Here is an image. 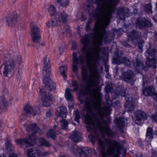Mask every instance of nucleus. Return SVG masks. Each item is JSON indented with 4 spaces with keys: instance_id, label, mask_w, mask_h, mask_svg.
<instances>
[{
    "instance_id": "nucleus-32",
    "label": "nucleus",
    "mask_w": 157,
    "mask_h": 157,
    "mask_svg": "<svg viewBox=\"0 0 157 157\" xmlns=\"http://www.w3.org/2000/svg\"><path fill=\"white\" fill-rule=\"evenodd\" d=\"M56 2L59 5L65 7L68 6L70 3L69 0H56Z\"/></svg>"
},
{
    "instance_id": "nucleus-28",
    "label": "nucleus",
    "mask_w": 157,
    "mask_h": 157,
    "mask_svg": "<svg viewBox=\"0 0 157 157\" xmlns=\"http://www.w3.org/2000/svg\"><path fill=\"white\" fill-rule=\"evenodd\" d=\"M71 90L68 88L65 90V97L66 100L68 102H71L73 100V97L71 93Z\"/></svg>"
},
{
    "instance_id": "nucleus-44",
    "label": "nucleus",
    "mask_w": 157,
    "mask_h": 157,
    "mask_svg": "<svg viewBox=\"0 0 157 157\" xmlns=\"http://www.w3.org/2000/svg\"><path fill=\"white\" fill-rule=\"evenodd\" d=\"M126 109H127V110L128 111H132L134 110V105L132 103L128 104L126 106Z\"/></svg>"
},
{
    "instance_id": "nucleus-23",
    "label": "nucleus",
    "mask_w": 157,
    "mask_h": 157,
    "mask_svg": "<svg viewBox=\"0 0 157 157\" xmlns=\"http://www.w3.org/2000/svg\"><path fill=\"white\" fill-rule=\"evenodd\" d=\"M17 15L16 14H13L7 18L6 21L9 26H12L18 22Z\"/></svg>"
},
{
    "instance_id": "nucleus-39",
    "label": "nucleus",
    "mask_w": 157,
    "mask_h": 157,
    "mask_svg": "<svg viewBox=\"0 0 157 157\" xmlns=\"http://www.w3.org/2000/svg\"><path fill=\"white\" fill-rule=\"evenodd\" d=\"M48 12L50 15L53 16L56 13V8L54 5H51L48 9Z\"/></svg>"
},
{
    "instance_id": "nucleus-40",
    "label": "nucleus",
    "mask_w": 157,
    "mask_h": 157,
    "mask_svg": "<svg viewBox=\"0 0 157 157\" xmlns=\"http://www.w3.org/2000/svg\"><path fill=\"white\" fill-rule=\"evenodd\" d=\"M61 126L63 129L66 130L68 125V122L64 119H62L60 121Z\"/></svg>"
},
{
    "instance_id": "nucleus-8",
    "label": "nucleus",
    "mask_w": 157,
    "mask_h": 157,
    "mask_svg": "<svg viewBox=\"0 0 157 157\" xmlns=\"http://www.w3.org/2000/svg\"><path fill=\"white\" fill-rule=\"evenodd\" d=\"M69 150L76 157H90L93 154L96 155L94 150L89 149L84 151L75 145H72Z\"/></svg>"
},
{
    "instance_id": "nucleus-22",
    "label": "nucleus",
    "mask_w": 157,
    "mask_h": 157,
    "mask_svg": "<svg viewBox=\"0 0 157 157\" xmlns=\"http://www.w3.org/2000/svg\"><path fill=\"white\" fill-rule=\"evenodd\" d=\"M66 108L65 106H61L58 107L56 109V113L57 117H59L62 118L66 117Z\"/></svg>"
},
{
    "instance_id": "nucleus-54",
    "label": "nucleus",
    "mask_w": 157,
    "mask_h": 157,
    "mask_svg": "<svg viewBox=\"0 0 157 157\" xmlns=\"http://www.w3.org/2000/svg\"><path fill=\"white\" fill-rule=\"evenodd\" d=\"M59 68V69H67L68 67L65 64H63L61 66H60Z\"/></svg>"
},
{
    "instance_id": "nucleus-53",
    "label": "nucleus",
    "mask_w": 157,
    "mask_h": 157,
    "mask_svg": "<svg viewBox=\"0 0 157 157\" xmlns=\"http://www.w3.org/2000/svg\"><path fill=\"white\" fill-rule=\"evenodd\" d=\"M86 30L87 31H89L91 30V28L90 26V25L86 24L85 27Z\"/></svg>"
},
{
    "instance_id": "nucleus-3",
    "label": "nucleus",
    "mask_w": 157,
    "mask_h": 157,
    "mask_svg": "<svg viewBox=\"0 0 157 157\" xmlns=\"http://www.w3.org/2000/svg\"><path fill=\"white\" fill-rule=\"evenodd\" d=\"M90 3L97 6L96 9L92 5L87 6L89 15L94 16L97 20L94 29L106 32L105 29L110 22L113 12L114 11L116 2L118 0H88Z\"/></svg>"
},
{
    "instance_id": "nucleus-30",
    "label": "nucleus",
    "mask_w": 157,
    "mask_h": 157,
    "mask_svg": "<svg viewBox=\"0 0 157 157\" xmlns=\"http://www.w3.org/2000/svg\"><path fill=\"white\" fill-rule=\"evenodd\" d=\"M114 121L116 124L119 128L121 129L124 127L125 123L124 120V118L120 117L118 119H116Z\"/></svg>"
},
{
    "instance_id": "nucleus-16",
    "label": "nucleus",
    "mask_w": 157,
    "mask_h": 157,
    "mask_svg": "<svg viewBox=\"0 0 157 157\" xmlns=\"http://www.w3.org/2000/svg\"><path fill=\"white\" fill-rule=\"evenodd\" d=\"M121 70V71L122 73L124 80L126 82H132L134 76L133 72L129 69H128L127 71L125 72L123 71V69Z\"/></svg>"
},
{
    "instance_id": "nucleus-19",
    "label": "nucleus",
    "mask_w": 157,
    "mask_h": 157,
    "mask_svg": "<svg viewBox=\"0 0 157 157\" xmlns=\"http://www.w3.org/2000/svg\"><path fill=\"white\" fill-rule=\"evenodd\" d=\"M53 96L51 94H44L42 95L43 105L45 106H49L52 103Z\"/></svg>"
},
{
    "instance_id": "nucleus-31",
    "label": "nucleus",
    "mask_w": 157,
    "mask_h": 157,
    "mask_svg": "<svg viewBox=\"0 0 157 157\" xmlns=\"http://www.w3.org/2000/svg\"><path fill=\"white\" fill-rule=\"evenodd\" d=\"M7 103L4 96L0 97V109H3L7 106Z\"/></svg>"
},
{
    "instance_id": "nucleus-5",
    "label": "nucleus",
    "mask_w": 157,
    "mask_h": 157,
    "mask_svg": "<svg viewBox=\"0 0 157 157\" xmlns=\"http://www.w3.org/2000/svg\"><path fill=\"white\" fill-rule=\"evenodd\" d=\"M88 116L89 117L91 120L94 124H96V123L95 121L96 118H95V120L94 121L92 119L90 116L88 114L86 115L84 117V119L86 123L88 124L86 127L87 130L90 133L94 132L95 133V135L94 136L91 134L88 135V138L90 140H91L93 143H94L96 140H98V145L100 147V151L102 157H106V150L105 149V146H104L103 144V141H102L103 140H104V139L103 138V136L102 133H100V131L99 133H97L96 129L97 128H99V127H97L96 129L94 130V128H92V127L90 126L91 124L88 122L86 120V118Z\"/></svg>"
},
{
    "instance_id": "nucleus-63",
    "label": "nucleus",
    "mask_w": 157,
    "mask_h": 157,
    "mask_svg": "<svg viewBox=\"0 0 157 157\" xmlns=\"http://www.w3.org/2000/svg\"><path fill=\"white\" fill-rule=\"evenodd\" d=\"M136 157H143L142 154L141 153H137L136 155Z\"/></svg>"
},
{
    "instance_id": "nucleus-42",
    "label": "nucleus",
    "mask_w": 157,
    "mask_h": 157,
    "mask_svg": "<svg viewBox=\"0 0 157 157\" xmlns=\"http://www.w3.org/2000/svg\"><path fill=\"white\" fill-rule=\"evenodd\" d=\"M74 114H75V120L78 123H79V120L80 118V116L79 114V113L77 110V111L75 110L74 112Z\"/></svg>"
},
{
    "instance_id": "nucleus-33",
    "label": "nucleus",
    "mask_w": 157,
    "mask_h": 157,
    "mask_svg": "<svg viewBox=\"0 0 157 157\" xmlns=\"http://www.w3.org/2000/svg\"><path fill=\"white\" fill-rule=\"evenodd\" d=\"M39 141L40 145L41 146L49 147L51 146L49 142L43 138H40Z\"/></svg>"
},
{
    "instance_id": "nucleus-2",
    "label": "nucleus",
    "mask_w": 157,
    "mask_h": 157,
    "mask_svg": "<svg viewBox=\"0 0 157 157\" xmlns=\"http://www.w3.org/2000/svg\"><path fill=\"white\" fill-rule=\"evenodd\" d=\"M93 30V42H90L89 36L86 35L81 40L83 44L81 49L82 54L78 58L77 53H73L72 69H77L78 63L81 65L82 69H86V67L89 69H97L98 66L99 62L102 58L100 55L101 48L99 46L101 45L103 41L107 43L111 39L106 32L94 29Z\"/></svg>"
},
{
    "instance_id": "nucleus-12",
    "label": "nucleus",
    "mask_w": 157,
    "mask_h": 157,
    "mask_svg": "<svg viewBox=\"0 0 157 157\" xmlns=\"http://www.w3.org/2000/svg\"><path fill=\"white\" fill-rule=\"evenodd\" d=\"M113 63L117 64L122 63L128 67H131V64L130 60L125 57H121L120 56L119 54L113 58Z\"/></svg>"
},
{
    "instance_id": "nucleus-49",
    "label": "nucleus",
    "mask_w": 157,
    "mask_h": 157,
    "mask_svg": "<svg viewBox=\"0 0 157 157\" xmlns=\"http://www.w3.org/2000/svg\"><path fill=\"white\" fill-rule=\"evenodd\" d=\"M152 98L154 100L157 101V92L154 91L152 95Z\"/></svg>"
},
{
    "instance_id": "nucleus-43",
    "label": "nucleus",
    "mask_w": 157,
    "mask_h": 157,
    "mask_svg": "<svg viewBox=\"0 0 157 157\" xmlns=\"http://www.w3.org/2000/svg\"><path fill=\"white\" fill-rule=\"evenodd\" d=\"M63 30L64 31L63 32L62 34L63 35L65 33V32L67 34H69L71 32L70 30L69 29V26L67 25H64Z\"/></svg>"
},
{
    "instance_id": "nucleus-34",
    "label": "nucleus",
    "mask_w": 157,
    "mask_h": 157,
    "mask_svg": "<svg viewBox=\"0 0 157 157\" xmlns=\"http://www.w3.org/2000/svg\"><path fill=\"white\" fill-rule=\"evenodd\" d=\"M56 132L52 129H50L47 132V136L48 138H51L53 139H55L57 135Z\"/></svg>"
},
{
    "instance_id": "nucleus-57",
    "label": "nucleus",
    "mask_w": 157,
    "mask_h": 157,
    "mask_svg": "<svg viewBox=\"0 0 157 157\" xmlns=\"http://www.w3.org/2000/svg\"><path fill=\"white\" fill-rule=\"evenodd\" d=\"M52 114L51 112L50 111H48L46 112V115L47 117H50Z\"/></svg>"
},
{
    "instance_id": "nucleus-25",
    "label": "nucleus",
    "mask_w": 157,
    "mask_h": 157,
    "mask_svg": "<svg viewBox=\"0 0 157 157\" xmlns=\"http://www.w3.org/2000/svg\"><path fill=\"white\" fill-rule=\"evenodd\" d=\"M132 62L134 67L136 69H146V67L144 66L143 62L139 61L137 58L135 60H133Z\"/></svg>"
},
{
    "instance_id": "nucleus-26",
    "label": "nucleus",
    "mask_w": 157,
    "mask_h": 157,
    "mask_svg": "<svg viewBox=\"0 0 157 157\" xmlns=\"http://www.w3.org/2000/svg\"><path fill=\"white\" fill-rule=\"evenodd\" d=\"M155 89L152 86H150L148 87L144 88L143 90V94L145 96H151L154 92Z\"/></svg>"
},
{
    "instance_id": "nucleus-62",
    "label": "nucleus",
    "mask_w": 157,
    "mask_h": 157,
    "mask_svg": "<svg viewBox=\"0 0 157 157\" xmlns=\"http://www.w3.org/2000/svg\"><path fill=\"white\" fill-rule=\"evenodd\" d=\"M138 47L140 50H142V49L143 46L142 44L140 43H139L138 44Z\"/></svg>"
},
{
    "instance_id": "nucleus-59",
    "label": "nucleus",
    "mask_w": 157,
    "mask_h": 157,
    "mask_svg": "<svg viewBox=\"0 0 157 157\" xmlns=\"http://www.w3.org/2000/svg\"><path fill=\"white\" fill-rule=\"evenodd\" d=\"M59 50L60 52V53L61 54L63 52V49L62 47H59Z\"/></svg>"
},
{
    "instance_id": "nucleus-45",
    "label": "nucleus",
    "mask_w": 157,
    "mask_h": 157,
    "mask_svg": "<svg viewBox=\"0 0 157 157\" xmlns=\"http://www.w3.org/2000/svg\"><path fill=\"white\" fill-rule=\"evenodd\" d=\"M72 82V86L74 87V90H78V87L77 82L75 81H73Z\"/></svg>"
},
{
    "instance_id": "nucleus-6",
    "label": "nucleus",
    "mask_w": 157,
    "mask_h": 157,
    "mask_svg": "<svg viewBox=\"0 0 157 157\" xmlns=\"http://www.w3.org/2000/svg\"><path fill=\"white\" fill-rule=\"evenodd\" d=\"M26 125V124L23 125L27 131L31 132L32 134L29 135V137L28 138L18 140L17 141V144L24 147H28L33 145L35 143L36 139L35 136V134L38 132L40 133V130L35 123L28 125L26 127H25Z\"/></svg>"
},
{
    "instance_id": "nucleus-41",
    "label": "nucleus",
    "mask_w": 157,
    "mask_h": 157,
    "mask_svg": "<svg viewBox=\"0 0 157 157\" xmlns=\"http://www.w3.org/2000/svg\"><path fill=\"white\" fill-rule=\"evenodd\" d=\"M6 148L7 150L12 151L13 149V147L10 142L7 141L6 143Z\"/></svg>"
},
{
    "instance_id": "nucleus-37",
    "label": "nucleus",
    "mask_w": 157,
    "mask_h": 157,
    "mask_svg": "<svg viewBox=\"0 0 157 157\" xmlns=\"http://www.w3.org/2000/svg\"><path fill=\"white\" fill-rule=\"evenodd\" d=\"M115 151L113 154H108L106 153V155H108L110 156H112L113 157H119V155L121 153V151L123 149V147L122 145H121V147L119 149V152L117 151V147H115Z\"/></svg>"
},
{
    "instance_id": "nucleus-58",
    "label": "nucleus",
    "mask_w": 157,
    "mask_h": 157,
    "mask_svg": "<svg viewBox=\"0 0 157 157\" xmlns=\"http://www.w3.org/2000/svg\"><path fill=\"white\" fill-rule=\"evenodd\" d=\"M105 88L106 89V91L107 93H108L110 91L111 89L110 87H109L108 86H106Z\"/></svg>"
},
{
    "instance_id": "nucleus-14",
    "label": "nucleus",
    "mask_w": 157,
    "mask_h": 157,
    "mask_svg": "<svg viewBox=\"0 0 157 157\" xmlns=\"http://www.w3.org/2000/svg\"><path fill=\"white\" fill-rule=\"evenodd\" d=\"M135 117L136 118L135 123L137 124L140 125L144 122L147 116L142 110H138L135 113Z\"/></svg>"
},
{
    "instance_id": "nucleus-1",
    "label": "nucleus",
    "mask_w": 157,
    "mask_h": 157,
    "mask_svg": "<svg viewBox=\"0 0 157 157\" xmlns=\"http://www.w3.org/2000/svg\"><path fill=\"white\" fill-rule=\"evenodd\" d=\"M81 75L83 81L87 84L88 86L79 92V99L80 101H86L85 107L88 114L94 121L97 117L95 112L97 111L101 118L104 117L105 114H110L111 109V104L105 106L102 110L101 105V94L97 92L98 89V80L99 74L98 69H82Z\"/></svg>"
},
{
    "instance_id": "nucleus-56",
    "label": "nucleus",
    "mask_w": 157,
    "mask_h": 157,
    "mask_svg": "<svg viewBox=\"0 0 157 157\" xmlns=\"http://www.w3.org/2000/svg\"><path fill=\"white\" fill-rule=\"evenodd\" d=\"M153 20L155 21H157V13L153 17Z\"/></svg>"
},
{
    "instance_id": "nucleus-9",
    "label": "nucleus",
    "mask_w": 157,
    "mask_h": 157,
    "mask_svg": "<svg viewBox=\"0 0 157 157\" xmlns=\"http://www.w3.org/2000/svg\"><path fill=\"white\" fill-rule=\"evenodd\" d=\"M30 36L32 40L35 43H38L41 38L40 29L33 22L30 24Z\"/></svg>"
},
{
    "instance_id": "nucleus-29",
    "label": "nucleus",
    "mask_w": 157,
    "mask_h": 157,
    "mask_svg": "<svg viewBox=\"0 0 157 157\" xmlns=\"http://www.w3.org/2000/svg\"><path fill=\"white\" fill-rule=\"evenodd\" d=\"M43 66L44 69H50L52 67L49 59L47 56L44 57L43 60Z\"/></svg>"
},
{
    "instance_id": "nucleus-50",
    "label": "nucleus",
    "mask_w": 157,
    "mask_h": 157,
    "mask_svg": "<svg viewBox=\"0 0 157 157\" xmlns=\"http://www.w3.org/2000/svg\"><path fill=\"white\" fill-rule=\"evenodd\" d=\"M60 74L62 75L63 76V79L64 80H66L67 78V76L66 75L65 71L64 70L62 71H60Z\"/></svg>"
},
{
    "instance_id": "nucleus-36",
    "label": "nucleus",
    "mask_w": 157,
    "mask_h": 157,
    "mask_svg": "<svg viewBox=\"0 0 157 157\" xmlns=\"http://www.w3.org/2000/svg\"><path fill=\"white\" fill-rule=\"evenodd\" d=\"M145 63L147 65L146 68L148 67H152V68L154 67L155 62L154 59H150L147 58V60L145 61Z\"/></svg>"
},
{
    "instance_id": "nucleus-61",
    "label": "nucleus",
    "mask_w": 157,
    "mask_h": 157,
    "mask_svg": "<svg viewBox=\"0 0 157 157\" xmlns=\"http://www.w3.org/2000/svg\"><path fill=\"white\" fill-rule=\"evenodd\" d=\"M120 95L122 97H125V93L124 91L120 92Z\"/></svg>"
},
{
    "instance_id": "nucleus-46",
    "label": "nucleus",
    "mask_w": 157,
    "mask_h": 157,
    "mask_svg": "<svg viewBox=\"0 0 157 157\" xmlns=\"http://www.w3.org/2000/svg\"><path fill=\"white\" fill-rule=\"evenodd\" d=\"M52 82L54 84V87H55V88L54 89H52V84L51 83H50L49 82V83H48L47 84H44L46 86V87H48V88H49V90H54L55 89H56V87H55V83L53 82V81H52Z\"/></svg>"
},
{
    "instance_id": "nucleus-24",
    "label": "nucleus",
    "mask_w": 157,
    "mask_h": 157,
    "mask_svg": "<svg viewBox=\"0 0 157 157\" xmlns=\"http://www.w3.org/2000/svg\"><path fill=\"white\" fill-rule=\"evenodd\" d=\"M156 53V50L155 48L151 49L149 48L145 52V55L147 59H154Z\"/></svg>"
},
{
    "instance_id": "nucleus-10",
    "label": "nucleus",
    "mask_w": 157,
    "mask_h": 157,
    "mask_svg": "<svg viewBox=\"0 0 157 157\" xmlns=\"http://www.w3.org/2000/svg\"><path fill=\"white\" fill-rule=\"evenodd\" d=\"M27 155L29 157H36V156H44L48 155V151L40 152L38 148H32L27 150Z\"/></svg>"
},
{
    "instance_id": "nucleus-20",
    "label": "nucleus",
    "mask_w": 157,
    "mask_h": 157,
    "mask_svg": "<svg viewBox=\"0 0 157 157\" xmlns=\"http://www.w3.org/2000/svg\"><path fill=\"white\" fill-rule=\"evenodd\" d=\"M70 137L72 142L76 143L82 140V136L80 132L74 131L71 133Z\"/></svg>"
},
{
    "instance_id": "nucleus-11",
    "label": "nucleus",
    "mask_w": 157,
    "mask_h": 157,
    "mask_svg": "<svg viewBox=\"0 0 157 157\" xmlns=\"http://www.w3.org/2000/svg\"><path fill=\"white\" fill-rule=\"evenodd\" d=\"M152 25L150 21L145 18L139 17L137 20L136 27L139 29H144L147 27H151Z\"/></svg>"
},
{
    "instance_id": "nucleus-21",
    "label": "nucleus",
    "mask_w": 157,
    "mask_h": 157,
    "mask_svg": "<svg viewBox=\"0 0 157 157\" xmlns=\"http://www.w3.org/2000/svg\"><path fill=\"white\" fill-rule=\"evenodd\" d=\"M68 16V15L65 12H62L57 14L56 17L60 24L61 22L63 23H66L67 21Z\"/></svg>"
},
{
    "instance_id": "nucleus-13",
    "label": "nucleus",
    "mask_w": 157,
    "mask_h": 157,
    "mask_svg": "<svg viewBox=\"0 0 157 157\" xmlns=\"http://www.w3.org/2000/svg\"><path fill=\"white\" fill-rule=\"evenodd\" d=\"M40 113V109L38 107H32L29 105H26L24 107V113L25 116L32 114L35 116L37 113Z\"/></svg>"
},
{
    "instance_id": "nucleus-18",
    "label": "nucleus",
    "mask_w": 157,
    "mask_h": 157,
    "mask_svg": "<svg viewBox=\"0 0 157 157\" xmlns=\"http://www.w3.org/2000/svg\"><path fill=\"white\" fill-rule=\"evenodd\" d=\"M141 34L139 32L134 30L130 32L129 37L132 41L138 42L141 38Z\"/></svg>"
},
{
    "instance_id": "nucleus-52",
    "label": "nucleus",
    "mask_w": 157,
    "mask_h": 157,
    "mask_svg": "<svg viewBox=\"0 0 157 157\" xmlns=\"http://www.w3.org/2000/svg\"><path fill=\"white\" fill-rule=\"evenodd\" d=\"M129 95L128 94L126 95L125 96V100H126V101H132V99L131 100L130 98H129Z\"/></svg>"
},
{
    "instance_id": "nucleus-38",
    "label": "nucleus",
    "mask_w": 157,
    "mask_h": 157,
    "mask_svg": "<svg viewBox=\"0 0 157 157\" xmlns=\"http://www.w3.org/2000/svg\"><path fill=\"white\" fill-rule=\"evenodd\" d=\"M144 11L147 13L152 14V6L150 4H146L144 7Z\"/></svg>"
},
{
    "instance_id": "nucleus-7",
    "label": "nucleus",
    "mask_w": 157,
    "mask_h": 157,
    "mask_svg": "<svg viewBox=\"0 0 157 157\" xmlns=\"http://www.w3.org/2000/svg\"><path fill=\"white\" fill-rule=\"evenodd\" d=\"M8 58V60L6 62H4L2 65L1 68L4 69H13L16 67V63H19V64L22 62V57L20 55L15 53H13L10 56L8 55L5 56Z\"/></svg>"
},
{
    "instance_id": "nucleus-51",
    "label": "nucleus",
    "mask_w": 157,
    "mask_h": 157,
    "mask_svg": "<svg viewBox=\"0 0 157 157\" xmlns=\"http://www.w3.org/2000/svg\"><path fill=\"white\" fill-rule=\"evenodd\" d=\"M151 119L155 121H157V114L152 115Z\"/></svg>"
},
{
    "instance_id": "nucleus-4",
    "label": "nucleus",
    "mask_w": 157,
    "mask_h": 157,
    "mask_svg": "<svg viewBox=\"0 0 157 157\" xmlns=\"http://www.w3.org/2000/svg\"><path fill=\"white\" fill-rule=\"evenodd\" d=\"M86 120L88 122L91 124L90 126L92 128H94V129H95L97 127H99L100 133H102L103 136V138L104 140L102 141L103 144L104 146L105 145H106L108 147L106 151V153L108 154H113L115 151V147H117V151L119 152V149L121 147L122 141L107 140L105 138L104 133L108 137L111 138H114L116 135V133L110 129L109 126L107 122L103 119V122L104 125L102 126L100 121L97 117H96L95 120L96 124H94L89 117H87Z\"/></svg>"
},
{
    "instance_id": "nucleus-48",
    "label": "nucleus",
    "mask_w": 157,
    "mask_h": 157,
    "mask_svg": "<svg viewBox=\"0 0 157 157\" xmlns=\"http://www.w3.org/2000/svg\"><path fill=\"white\" fill-rule=\"evenodd\" d=\"M11 71V69H4L3 71V76L5 77L8 76V75L10 73Z\"/></svg>"
},
{
    "instance_id": "nucleus-55",
    "label": "nucleus",
    "mask_w": 157,
    "mask_h": 157,
    "mask_svg": "<svg viewBox=\"0 0 157 157\" xmlns=\"http://www.w3.org/2000/svg\"><path fill=\"white\" fill-rule=\"evenodd\" d=\"M157 153L156 151H153L151 154L152 157H156L157 156Z\"/></svg>"
},
{
    "instance_id": "nucleus-47",
    "label": "nucleus",
    "mask_w": 157,
    "mask_h": 157,
    "mask_svg": "<svg viewBox=\"0 0 157 157\" xmlns=\"http://www.w3.org/2000/svg\"><path fill=\"white\" fill-rule=\"evenodd\" d=\"M110 97L109 95L107 93L105 95V100H106V103L107 104H112L111 101H109Z\"/></svg>"
},
{
    "instance_id": "nucleus-64",
    "label": "nucleus",
    "mask_w": 157,
    "mask_h": 157,
    "mask_svg": "<svg viewBox=\"0 0 157 157\" xmlns=\"http://www.w3.org/2000/svg\"><path fill=\"white\" fill-rule=\"evenodd\" d=\"M154 37L155 38V40H157V33L156 32H154Z\"/></svg>"
},
{
    "instance_id": "nucleus-17",
    "label": "nucleus",
    "mask_w": 157,
    "mask_h": 157,
    "mask_svg": "<svg viewBox=\"0 0 157 157\" xmlns=\"http://www.w3.org/2000/svg\"><path fill=\"white\" fill-rule=\"evenodd\" d=\"M130 10L128 8L125 9L124 8H120L117 12V15L120 20H124L125 17L129 16Z\"/></svg>"
},
{
    "instance_id": "nucleus-60",
    "label": "nucleus",
    "mask_w": 157,
    "mask_h": 157,
    "mask_svg": "<svg viewBox=\"0 0 157 157\" xmlns=\"http://www.w3.org/2000/svg\"><path fill=\"white\" fill-rule=\"evenodd\" d=\"M17 155L16 154L13 153L9 155V157H17Z\"/></svg>"
},
{
    "instance_id": "nucleus-27",
    "label": "nucleus",
    "mask_w": 157,
    "mask_h": 157,
    "mask_svg": "<svg viewBox=\"0 0 157 157\" xmlns=\"http://www.w3.org/2000/svg\"><path fill=\"white\" fill-rule=\"evenodd\" d=\"M46 25L48 27H51L59 25L57 19H52L49 20L46 23Z\"/></svg>"
},
{
    "instance_id": "nucleus-35",
    "label": "nucleus",
    "mask_w": 157,
    "mask_h": 157,
    "mask_svg": "<svg viewBox=\"0 0 157 157\" xmlns=\"http://www.w3.org/2000/svg\"><path fill=\"white\" fill-rule=\"evenodd\" d=\"M153 137V130L150 127H148L147 131L146 134V139H152Z\"/></svg>"
},
{
    "instance_id": "nucleus-15",
    "label": "nucleus",
    "mask_w": 157,
    "mask_h": 157,
    "mask_svg": "<svg viewBox=\"0 0 157 157\" xmlns=\"http://www.w3.org/2000/svg\"><path fill=\"white\" fill-rule=\"evenodd\" d=\"M51 74L50 69H43L42 74L44 76V78L43 80V82L44 84L46 85L49 82L51 83L52 86V88L54 89L55 88L54 84L52 82V79L49 78Z\"/></svg>"
}]
</instances>
